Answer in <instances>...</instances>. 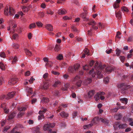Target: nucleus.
I'll list each match as a JSON object with an SVG mask.
<instances>
[{
	"label": "nucleus",
	"instance_id": "f257e3e1",
	"mask_svg": "<svg viewBox=\"0 0 133 133\" xmlns=\"http://www.w3.org/2000/svg\"><path fill=\"white\" fill-rule=\"evenodd\" d=\"M118 87L121 89V92L123 94H126L128 92V90L131 88V87L130 85H127L125 83H121L118 84Z\"/></svg>",
	"mask_w": 133,
	"mask_h": 133
},
{
	"label": "nucleus",
	"instance_id": "f03ea898",
	"mask_svg": "<svg viewBox=\"0 0 133 133\" xmlns=\"http://www.w3.org/2000/svg\"><path fill=\"white\" fill-rule=\"evenodd\" d=\"M98 62H96L95 63L94 67L97 72V75L98 76L99 78H100L103 77V72L102 71L103 69H104V66H98Z\"/></svg>",
	"mask_w": 133,
	"mask_h": 133
},
{
	"label": "nucleus",
	"instance_id": "7ed1b4c3",
	"mask_svg": "<svg viewBox=\"0 0 133 133\" xmlns=\"http://www.w3.org/2000/svg\"><path fill=\"white\" fill-rule=\"evenodd\" d=\"M79 64L75 65L74 66L69 67L68 69L69 72L71 73H74L75 71L76 72L78 71L80 67Z\"/></svg>",
	"mask_w": 133,
	"mask_h": 133
},
{
	"label": "nucleus",
	"instance_id": "20e7f679",
	"mask_svg": "<svg viewBox=\"0 0 133 133\" xmlns=\"http://www.w3.org/2000/svg\"><path fill=\"white\" fill-rule=\"evenodd\" d=\"M55 124L54 123H51L49 124H45L43 126V128L44 130H48L49 132L52 133V130L50 128H53L54 127Z\"/></svg>",
	"mask_w": 133,
	"mask_h": 133
},
{
	"label": "nucleus",
	"instance_id": "39448f33",
	"mask_svg": "<svg viewBox=\"0 0 133 133\" xmlns=\"http://www.w3.org/2000/svg\"><path fill=\"white\" fill-rule=\"evenodd\" d=\"M16 93V92L15 91H13L8 93L7 95V96L6 98V99H9L12 98L14 96Z\"/></svg>",
	"mask_w": 133,
	"mask_h": 133
},
{
	"label": "nucleus",
	"instance_id": "423d86ee",
	"mask_svg": "<svg viewBox=\"0 0 133 133\" xmlns=\"http://www.w3.org/2000/svg\"><path fill=\"white\" fill-rule=\"evenodd\" d=\"M18 81V79L16 78L11 79L8 82V84L9 85L14 84L16 83Z\"/></svg>",
	"mask_w": 133,
	"mask_h": 133
},
{
	"label": "nucleus",
	"instance_id": "0eeeda50",
	"mask_svg": "<svg viewBox=\"0 0 133 133\" xmlns=\"http://www.w3.org/2000/svg\"><path fill=\"white\" fill-rule=\"evenodd\" d=\"M26 91L27 92V96L30 95L33 93L32 89V88L27 87L25 89Z\"/></svg>",
	"mask_w": 133,
	"mask_h": 133
},
{
	"label": "nucleus",
	"instance_id": "6e6552de",
	"mask_svg": "<svg viewBox=\"0 0 133 133\" xmlns=\"http://www.w3.org/2000/svg\"><path fill=\"white\" fill-rule=\"evenodd\" d=\"M84 53H83L82 54V56L81 57L82 58H84L85 57V55H87V56L89 55L90 54L89 53V51L88 49L87 48H85L84 50Z\"/></svg>",
	"mask_w": 133,
	"mask_h": 133
},
{
	"label": "nucleus",
	"instance_id": "1a4fd4ad",
	"mask_svg": "<svg viewBox=\"0 0 133 133\" xmlns=\"http://www.w3.org/2000/svg\"><path fill=\"white\" fill-rule=\"evenodd\" d=\"M45 28L49 31H52L53 30V27L50 24H46L45 26Z\"/></svg>",
	"mask_w": 133,
	"mask_h": 133
},
{
	"label": "nucleus",
	"instance_id": "9d476101",
	"mask_svg": "<svg viewBox=\"0 0 133 133\" xmlns=\"http://www.w3.org/2000/svg\"><path fill=\"white\" fill-rule=\"evenodd\" d=\"M105 70L107 73H109L111 72L112 71H114V68L113 67L109 66L107 67Z\"/></svg>",
	"mask_w": 133,
	"mask_h": 133
},
{
	"label": "nucleus",
	"instance_id": "9b49d317",
	"mask_svg": "<svg viewBox=\"0 0 133 133\" xmlns=\"http://www.w3.org/2000/svg\"><path fill=\"white\" fill-rule=\"evenodd\" d=\"M28 107L27 106H25L24 107H19L18 108V110L20 111H25L27 109Z\"/></svg>",
	"mask_w": 133,
	"mask_h": 133
},
{
	"label": "nucleus",
	"instance_id": "f8f14e48",
	"mask_svg": "<svg viewBox=\"0 0 133 133\" xmlns=\"http://www.w3.org/2000/svg\"><path fill=\"white\" fill-rule=\"evenodd\" d=\"M59 114L62 117L64 118L67 117L68 115V114L64 111L62 112Z\"/></svg>",
	"mask_w": 133,
	"mask_h": 133
},
{
	"label": "nucleus",
	"instance_id": "ddd939ff",
	"mask_svg": "<svg viewBox=\"0 0 133 133\" xmlns=\"http://www.w3.org/2000/svg\"><path fill=\"white\" fill-rule=\"evenodd\" d=\"M24 51L26 55L29 56H31L32 55V52L27 49H25Z\"/></svg>",
	"mask_w": 133,
	"mask_h": 133
},
{
	"label": "nucleus",
	"instance_id": "4468645a",
	"mask_svg": "<svg viewBox=\"0 0 133 133\" xmlns=\"http://www.w3.org/2000/svg\"><path fill=\"white\" fill-rule=\"evenodd\" d=\"M115 14L116 18H118L119 19H121L122 15L121 12L120 11H119L117 12H115Z\"/></svg>",
	"mask_w": 133,
	"mask_h": 133
},
{
	"label": "nucleus",
	"instance_id": "2eb2a0df",
	"mask_svg": "<svg viewBox=\"0 0 133 133\" xmlns=\"http://www.w3.org/2000/svg\"><path fill=\"white\" fill-rule=\"evenodd\" d=\"M49 87V84L48 81L44 83L43 86H42V90L47 89Z\"/></svg>",
	"mask_w": 133,
	"mask_h": 133
},
{
	"label": "nucleus",
	"instance_id": "dca6fc26",
	"mask_svg": "<svg viewBox=\"0 0 133 133\" xmlns=\"http://www.w3.org/2000/svg\"><path fill=\"white\" fill-rule=\"evenodd\" d=\"M16 116V114L15 112H12L8 117V119H13Z\"/></svg>",
	"mask_w": 133,
	"mask_h": 133
},
{
	"label": "nucleus",
	"instance_id": "f3484780",
	"mask_svg": "<svg viewBox=\"0 0 133 133\" xmlns=\"http://www.w3.org/2000/svg\"><path fill=\"white\" fill-rule=\"evenodd\" d=\"M99 120V118L98 117H95L92 120V122L94 123H97Z\"/></svg>",
	"mask_w": 133,
	"mask_h": 133
},
{
	"label": "nucleus",
	"instance_id": "a211bd4d",
	"mask_svg": "<svg viewBox=\"0 0 133 133\" xmlns=\"http://www.w3.org/2000/svg\"><path fill=\"white\" fill-rule=\"evenodd\" d=\"M128 100L127 99L125 98H121L120 99V101H121V102L125 104H126L127 103Z\"/></svg>",
	"mask_w": 133,
	"mask_h": 133
},
{
	"label": "nucleus",
	"instance_id": "6ab92c4d",
	"mask_svg": "<svg viewBox=\"0 0 133 133\" xmlns=\"http://www.w3.org/2000/svg\"><path fill=\"white\" fill-rule=\"evenodd\" d=\"M122 115L121 114H117L115 115L114 118L117 120H120L122 117Z\"/></svg>",
	"mask_w": 133,
	"mask_h": 133
},
{
	"label": "nucleus",
	"instance_id": "aec40b11",
	"mask_svg": "<svg viewBox=\"0 0 133 133\" xmlns=\"http://www.w3.org/2000/svg\"><path fill=\"white\" fill-rule=\"evenodd\" d=\"M65 12L66 11L64 9L59 10H58L57 13L59 15H62L64 14Z\"/></svg>",
	"mask_w": 133,
	"mask_h": 133
},
{
	"label": "nucleus",
	"instance_id": "412c9836",
	"mask_svg": "<svg viewBox=\"0 0 133 133\" xmlns=\"http://www.w3.org/2000/svg\"><path fill=\"white\" fill-rule=\"evenodd\" d=\"M95 91V90H93L90 91L88 93L89 97L91 98L92 97L94 94Z\"/></svg>",
	"mask_w": 133,
	"mask_h": 133
},
{
	"label": "nucleus",
	"instance_id": "4be33fe9",
	"mask_svg": "<svg viewBox=\"0 0 133 133\" xmlns=\"http://www.w3.org/2000/svg\"><path fill=\"white\" fill-rule=\"evenodd\" d=\"M43 78L47 81L49 80V74L48 73H45L43 76Z\"/></svg>",
	"mask_w": 133,
	"mask_h": 133
},
{
	"label": "nucleus",
	"instance_id": "5701e85b",
	"mask_svg": "<svg viewBox=\"0 0 133 133\" xmlns=\"http://www.w3.org/2000/svg\"><path fill=\"white\" fill-rule=\"evenodd\" d=\"M15 10L13 9L11 7L9 8V14L11 16L13 15L15 13Z\"/></svg>",
	"mask_w": 133,
	"mask_h": 133
},
{
	"label": "nucleus",
	"instance_id": "b1692460",
	"mask_svg": "<svg viewBox=\"0 0 133 133\" xmlns=\"http://www.w3.org/2000/svg\"><path fill=\"white\" fill-rule=\"evenodd\" d=\"M88 24L89 25H91L92 26L93 25H97L96 22L92 20L90 21L88 23Z\"/></svg>",
	"mask_w": 133,
	"mask_h": 133
},
{
	"label": "nucleus",
	"instance_id": "393cba45",
	"mask_svg": "<svg viewBox=\"0 0 133 133\" xmlns=\"http://www.w3.org/2000/svg\"><path fill=\"white\" fill-rule=\"evenodd\" d=\"M100 95L98 93H97L94 96V98H95V101H98L100 99Z\"/></svg>",
	"mask_w": 133,
	"mask_h": 133
},
{
	"label": "nucleus",
	"instance_id": "a878e982",
	"mask_svg": "<svg viewBox=\"0 0 133 133\" xmlns=\"http://www.w3.org/2000/svg\"><path fill=\"white\" fill-rule=\"evenodd\" d=\"M23 127V126L21 124H18L14 129L18 130H19L20 128H22Z\"/></svg>",
	"mask_w": 133,
	"mask_h": 133
},
{
	"label": "nucleus",
	"instance_id": "bb28decb",
	"mask_svg": "<svg viewBox=\"0 0 133 133\" xmlns=\"http://www.w3.org/2000/svg\"><path fill=\"white\" fill-rule=\"evenodd\" d=\"M36 25L34 23H32L30 24L29 26V28L30 29H32L33 28H35L36 27Z\"/></svg>",
	"mask_w": 133,
	"mask_h": 133
},
{
	"label": "nucleus",
	"instance_id": "cd10ccee",
	"mask_svg": "<svg viewBox=\"0 0 133 133\" xmlns=\"http://www.w3.org/2000/svg\"><path fill=\"white\" fill-rule=\"evenodd\" d=\"M49 99L46 97H42V103L43 102L47 103L49 101Z\"/></svg>",
	"mask_w": 133,
	"mask_h": 133
},
{
	"label": "nucleus",
	"instance_id": "c85d7f7f",
	"mask_svg": "<svg viewBox=\"0 0 133 133\" xmlns=\"http://www.w3.org/2000/svg\"><path fill=\"white\" fill-rule=\"evenodd\" d=\"M100 120L101 122L107 124L109 123V121L106 119H103L101 118H100Z\"/></svg>",
	"mask_w": 133,
	"mask_h": 133
},
{
	"label": "nucleus",
	"instance_id": "c756f323",
	"mask_svg": "<svg viewBox=\"0 0 133 133\" xmlns=\"http://www.w3.org/2000/svg\"><path fill=\"white\" fill-rule=\"evenodd\" d=\"M92 81V79L91 78H89L84 81L85 84L87 85L90 83Z\"/></svg>",
	"mask_w": 133,
	"mask_h": 133
},
{
	"label": "nucleus",
	"instance_id": "7c9ffc66",
	"mask_svg": "<svg viewBox=\"0 0 133 133\" xmlns=\"http://www.w3.org/2000/svg\"><path fill=\"white\" fill-rule=\"evenodd\" d=\"M118 126L119 129H123L127 127V125L125 124H121L120 125H118Z\"/></svg>",
	"mask_w": 133,
	"mask_h": 133
},
{
	"label": "nucleus",
	"instance_id": "2f4dec72",
	"mask_svg": "<svg viewBox=\"0 0 133 133\" xmlns=\"http://www.w3.org/2000/svg\"><path fill=\"white\" fill-rule=\"evenodd\" d=\"M9 10L8 7H7L4 10V14L5 15H8V14L9 13Z\"/></svg>",
	"mask_w": 133,
	"mask_h": 133
},
{
	"label": "nucleus",
	"instance_id": "473e14b6",
	"mask_svg": "<svg viewBox=\"0 0 133 133\" xmlns=\"http://www.w3.org/2000/svg\"><path fill=\"white\" fill-rule=\"evenodd\" d=\"M22 8L24 12H26L28 11L29 9L28 8L25 6H23L22 7Z\"/></svg>",
	"mask_w": 133,
	"mask_h": 133
},
{
	"label": "nucleus",
	"instance_id": "72a5a7b5",
	"mask_svg": "<svg viewBox=\"0 0 133 133\" xmlns=\"http://www.w3.org/2000/svg\"><path fill=\"white\" fill-rule=\"evenodd\" d=\"M0 68L3 70H5V66L3 64L2 62H0Z\"/></svg>",
	"mask_w": 133,
	"mask_h": 133
},
{
	"label": "nucleus",
	"instance_id": "f704fd0d",
	"mask_svg": "<svg viewBox=\"0 0 133 133\" xmlns=\"http://www.w3.org/2000/svg\"><path fill=\"white\" fill-rule=\"evenodd\" d=\"M115 51H116V54L117 55V56H120V54L121 53V51L118 49V48H117L115 50Z\"/></svg>",
	"mask_w": 133,
	"mask_h": 133
},
{
	"label": "nucleus",
	"instance_id": "c9c22d12",
	"mask_svg": "<svg viewBox=\"0 0 133 133\" xmlns=\"http://www.w3.org/2000/svg\"><path fill=\"white\" fill-rule=\"evenodd\" d=\"M119 108H115L114 109H111L110 111L111 112H116L118 109Z\"/></svg>",
	"mask_w": 133,
	"mask_h": 133
},
{
	"label": "nucleus",
	"instance_id": "e433bc0d",
	"mask_svg": "<svg viewBox=\"0 0 133 133\" xmlns=\"http://www.w3.org/2000/svg\"><path fill=\"white\" fill-rule=\"evenodd\" d=\"M82 82V81L81 80H79L76 82V84L78 87H79L81 86V84Z\"/></svg>",
	"mask_w": 133,
	"mask_h": 133
},
{
	"label": "nucleus",
	"instance_id": "4c0bfd02",
	"mask_svg": "<svg viewBox=\"0 0 133 133\" xmlns=\"http://www.w3.org/2000/svg\"><path fill=\"white\" fill-rule=\"evenodd\" d=\"M52 65L51 62L50 61H48L46 63V65L48 67H51Z\"/></svg>",
	"mask_w": 133,
	"mask_h": 133
},
{
	"label": "nucleus",
	"instance_id": "58836bf2",
	"mask_svg": "<svg viewBox=\"0 0 133 133\" xmlns=\"http://www.w3.org/2000/svg\"><path fill=\"white\" fill-rule=\"evenodd\" d=\"M40 129L38 127H36L35 128L34 130L33 131V132H35V133H39V131Z\"/></svg>",
	"mask_w": 133,
	"mask_h": 133
},
{
	"label": "nucleus",
	"instance_id": "ea45409f",
	"mask_svg": "<svg viewBox=\"0 0 133 133\" xmlns=\"http://www.w3.org/2000/svg\"><path fill=\"white\" fill-rule=\"evenodd\" d=\"M120 125L119 123L118 122H117L115 123L114 125V127L115 129H116L117 128H119L118 125Z\"/></svg>",
	"mask_w": 133,
	"mask_h": 133
},
{
	"label": "nucleus",
	"instance_id": "a19ab883",
	"mask_svg": "<svg viewBox=\"0 0 133 133\" xmlns=\"http://www.w3.org/2000/svg\"><path fill=\"white\" fill-rule=\"evenodd\" d=\"M63 58V56L62 54H59L57 57V59L61 60Z\"/></svg>",
	"mask_w": 133,
	"mask_h": 133
},
{
	"label": "nucleus",
	"instance_id": "79ce46f5",
	"mask_svg": "<svg viewBox=\"0 0 133 133\" xmlns=\"http://www.w3.org/2000/svg\"><path fill=\"white\" fill-rule=\"evenodd\" d=\"M59 45L57 44L56 45L55 48V50L56 51H58L59 50Z\"/></svg>",
	"mask_w": 133,
	"mask_h": 133
},
{
	"label": "nucleus",
	"instance_id": "37998d69",
	"mask_svg": "<svg viewBox=\"0 0 133 133\" xmlns=\"http://www.w3.org/2000/svg\"><path fill=\"white\" fill-rule=\"evenodd\" d=\"M12 46L15 49H18V48L19 46L18 44H15V43H14L13 44Z\"/></svg>",
	"mask_w": 133,
	"mask_h": 133
},
{
	"label": "nucleus",
	"instance_id": "c03bdc74",
	"mask_svg": "<svg viewBox=\"0 0 133 133\" xmlns=\"http://www.w3.org/2000/svg\"><path fill=\"white\" fill-rule=\"evenodd\" d=\"M119 3H117L116 2H115L113 5L114 8V9L116 8L119 7Z\"/></svg>",
	"mask_w": 133,
	"mask_h": 133
},
{
	"label": "nucleus",
	"instance_id": "a18cd8bd",
	"mask_svg": "<svg viewBox=\"0 0 133 133\" xmlns=\"http://www.w3.org/2000/svg\"><path fill=\"white\" fill-rule=\"evenodd\" d=\"M83 68L84 70H88L89 69V66L88 65H86L83 66Z\"/></svg>",
	"mask_w": 133,
	"mask_h": 133
},
{
	"label": "nucleus",
	"instance_id": "49530a36",
	"mask_svg": "<svg viewBox=\"0 0 133 133\" xmlns=\"http://www.w3.org/2000/svg\"><path fill=\"white\" fill-rule=\"evenodd\" d=\"M109 78L108 77H105L104 80L105 83H107L109 82Z\"/></svg>",
	"mask_w": 133,
	"mask_h": 133
},
{
	"label": "nucleus",
	"instance_id": "de8ad7c7",
	"mask_svg": "<svg viewBox=\"0 0 133 133\" xmlns=\"http://www.w3.org/2000/svg\"><path fill=\"white\" fill-rule=\"evenodd\" d=\"M10 128V127L7 126L5 127L3 129V131L5 132L7 131V130Z\"/></svg>",
	"mask_w": 133,
	"mask_h": 133
},
{
	"label": "nucleus",
	"instance_id": "09e8293b",
	"mask_svg": "<svg viewBox=\"0 0 133 133\" xmlns=\"http://www.w3.org/2000/svg\"><path fill=\"white\" fill-rule=\"evenodd\" d=\"M60 83V82H59L56 81L55 82L54 84L52 86L54 87H56Z\"/></svg>",
	"mask_w": 133,
	"mask_h": 133
},
{
	"label": "nucleus",
	"instance_id": "8fccbe9b",
	"mask_svg": "<svg viewBox=\"0 0 133 133\" xmlns=\"http://www.w3.org/2000/svg\"><path fill=\"white\" fill-rule=\"evenodd\" d=\"M36 24L37 26L39 28L42 27V23L41 22L38 21L36 22Z\"/></svg>",
	"mask_w": 133,
	"mask_h": 133
},
{
	"label": "nucleus",
	"instance_id": "3c124183",
	"mask_svg": "<svg viewBox=\"0 0 133 133\" xmlns=\"http://www.w3.org/2000/svg\"><path fill=\"white\" fill-rule=\"evenodd\" d=\"M121 61L123 62L124 61L125 59V58L124 56H120L119 57Z\"/></svg>",
	"mask_w": 133,
	"mask_h": 133
},
{
	"label": "nucleus",
	"instance_id": "603ef678",
	"mask_svg": "<svg viewBox=\"0 0 133 133\" xmlns=\"http://www.w3.org/2000/svg\"><path fill=\"white\" fill-rule=\"evenodd\" d=\"M18 37V35L17 34H15L13 35V39H15Z\"/></svg>",
	"mask_w": 133,
	"mask_h": 133
},
{
	"label": "nucleus",
	"instance_id": "864d4df0",
	"mask_svg": "<svg viewBox=\"0 0 133 133\" xmlns=\"http://www.w3.org/2000/svg\"><path fill=\"white\" fill-rule=\"evenodd\" d=\"M39 115H39L38 116V120H40L42 119V115H41V114H42V111L40 110L39 111Z\"/></svg>",
	"mask_w": 133,
	"mask_h": 133
},
{
	"label": "nucleus",
	"instance_id": "5fc2aeb1",
	"mask_svg": "<svg viewBox=\"0 0 133 133\" xmlns=\"http://www.w3.org/2000/svg\"><path fill=\"white\" fill-rule=\"evenodd\" d=\"M51 73L54 75L57 76H58L60 74V73L59 72L54 71H52Z\"/></svg>",
	"mask_w": 133,
	"mask_h": 133
},
{
	"label": "nucleus",
	"instance_id": "6e6d98bb",
	"mask_svg": "<svg viewBox=\"0 0 133 133\" xmlns=\"http://www.w3.org/2000/svg\"><path fill=\"white\" fill-rule=\"evenodd\" d=\"M24 114V112H19L17 115V117L20 118Z\"/></svg>",
	"mask_w": 133,
	"mask_h": 133
},
{
	"label": "nucleus",
	"instance_id": "4d7b16f0",
	"mask_svg": "<svg viewBox=\"0 0 133 133\" xmlns=\"http://www.w3.org/2000/svg\"><path fill=\"white\" fill-rule=\"evenodd\" d=\"M122 11L125 12H128L129 11L128 9L125 7H123L122 9Z\"/></svg>",
	"mask_w": 133,
	"mask_h": 133
},
{
	"label": "nucleus",
	"instance_id": "13d9d810",
	"mask_svg": "<svg viewBox=\"0 0 133 133\" xmlns=\"http://www.w3.org/2000/svg\"><path fill=\"white\" fill-rule=\"evenodd\" d=\"M92 29L90 28V30H88V34L89 35L91 36L92 34Z\"/></svg>",
	"mask_w": 133,
	"mask_h": 133
},
{
	"label": "nucleus",
	"instance_id": "bf43d9fd",
	"mask_svg": "<svg viewBox=\"0 0 133 133\" xmlns=\"http://www.w3.org/2000/svg\"><path fill=\"white\" fill-rule=\"evenodd\" d=\"M71 28L72 30L75 32H76L78 31V30L77 29V28L74 26H72Z\"/></svg>",
	"mask_w": 133,
	"mask_h": 133
},
{
	"label": "nucleus",
	"instance_id": "052dcab7",
	"mask_svg": "<svg viewBox=\"0 0 133 133\" xmlns=\"http://www.w3.org/2000/svg\"><path fill=\"white\" fill-rule=\"evenodd\" d=\"M18 130L16 129H13L11 131L12 133H20L19 132H17Z\"/></svg>",
	"mask_w": 133,
	"mask_h": 133
},
{
	"label": "nucleus",
	"instance_id": "680f3d73",
	"mask_svg": "<svg viewBox=\"0 0 133 133\" xmlns=\"http://www.w3.org/2000/svg\"><path fill=\"white\" fill-rule=\"evenodd\" d=\"M128 77V75H124L123 76V77L126 81H128L129 79V78H127Z\"/></svg>",
	"mask_w": 133,
	"mask_h": 133
},
{
	"label": "nucleus",
	"instance_id": "e2e57ef3",
	"mask_svg": "<svg viewBox=\"0 0 133 133\" xmlns=\"http://www.w3.org/2000/svg\"><path fill=\"white\" fill-rule=\"evenodd\" d=\"M0 56L1 57L4 58L5 56V55L4 52H1L0 54Z\"/></svg>",
	"mask_w": 133,
	"mask_h": 133
},
{
	"label": "nucleus",
	"instance_id": "0e129e2a",
	"mask_svg": "<svg viewBox=\"0 0 133 133\" xmlns=\"http://www.w3.org/2000/svg\"><path fill=\"white\" fill-rule=\"evenodd\" d=\"M94 63V61L93 60H92L90 61L89 63V65L90 66H92Z\"/></svg>",
	"mask_w": 133,
	"mask_h": 133
},
{
	"label": "nucleus",
	"instance_id": "69168bd1",
	"mask_svg": "<svg viewBox=\"0 0 133 133\" xmlns=\"http://www.w3.org/2000/svg\"><path fill=\"white\" fill-rule=\"evenodd\" d=\"M17 60V57L15 56L13 58V61L12 62V63L14 64V62H16Z\"/></svg>",
	"mask_w": 133,
	"mask_h": 133
},
{
	"label": "nucleus",
	"instance_id": "338daca9",
	"mask_svg": "<svg viewBox=\"0 0 133 133\" xmlns=\"http://www.w3.org/2000/svg\"><path fill=\"white\" fill-rule=\"evenodd\" d=\"M91 28L92 29V30H96L98 29V27L95 25L92 26Z\"/></svg>",
	"mask_w": 133,
	"mask_h": 133
},
{
	"label": "nucleus",
	"instance_id": "774afa93",
	"mask_svg": "<svg viewBox=\"0 0 133 133\" xmlns=\"http://www.w3.org/2000/svg\"><path fill=\"white\" fill-rule=\"evenodd\" d=\"M55 95L57 96H59L60 94L59 91H56L55 92Z\"/></svg>",
	"mask_w": 133,
	"mask_h": 133
}]
</instances>
